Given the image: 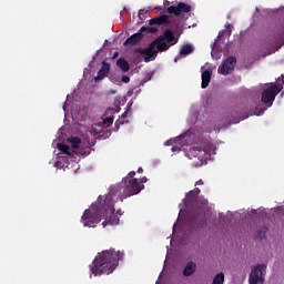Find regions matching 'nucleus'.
Wrapping results in <instances>:
<instances>
[{
    "instance_id": "f257e3e1",
    "label": "nucleus",
    "mask_w": 284,
    "mask_h": 284,
    "mask_svg": "<svg viewBox=\"0 0 284 284\" xmlns=\"http://www.w3.org/2000/svg\"><path fill=\"white\" fill-rule=\"evenodd\" d=\"M114 212V197L112 193L104 196L100 195L97 203L91 209L84 211L81 221L84 227H97L102 219H105L102 223L103 227L105 225H119L120 220Z\"/></svg>"
},
{
    "instance_id": "f03ea898",
    "label": "nucleus",
    "mask_w": 284,
    "mask_h": 284,
    "mask_svg": "<svg viewBox=\"0 0 284 284\" xmlns=\"http://www.w3.org/2000/svg\"><path fill=\"white\" fill-rule=\"evenodd\" d=\"M119 261H123V253L114 248L105 250L97 254L90 265V272L94 276L112 274L119 267Z\"/></svg>"
},
{
    "instance_id": "7ed1b4c3",
    "label": "nucleus",
    "mask_w": 284,
    "mask_h": 284,
    "mask_svg": "<svg viewBox=\"0 0 284 284\" xmlns=\"http://www.w3.org/2000/svg\"><path fill=\"white\" fill-rule=\"evenodd\" d=\"M143 187H145V185L141 184V182H139V179L130 180V178H124L122 180V185H118L115 192L121 193L120 201L123 202V199H128L130 196L139 194L141 190H143Z\"/></svg>"
},
{
    "instance_id": "20e7f679",
    "label": "nucleus",
    "mask_w": 284,
    "mask_h": 284,
    "mask_svg": "<svg viewBox=\"0 0 284 284\" xmlns=\"http://www.w3.org/2000/svg\"><path fill=\"white\" fill-rule=\"evenodd\" d=\"M283 90V84H272L266 88L261 95V101L267 108H272V103H274L277 94Z\"/></svg>"
},
{
    "instance_id": "39448f33",
    "label": "nucleus",
    "mask_w": 284,
    "mask_h": 284,
    "mask_svg": "<svg viewBox=\"0 0 284 284\" xmlns=\"http://www.w3.org/2000/svg\"><path fill=\"white\" fill-rule=\"evenodd\" d=\"M265 274H267V265L257 264L251 271L248 283L250 284H263L265 283Z\"/></svg>"
},
{
    "instance_id": "423d86ee",
    "label": "nucleus",
    "mask_w": 284,
    "mask_h": 284,
    "mask_svg": "<svg viewBox=\"0 0 284 284\" xmlns=\"http://www.w3.org/2000/svg\"><path fill=\"white\" fill-rule=\"evenodd\" d=\"M189 225H191L192 230H197V227L205 225V211H203V207H199L189 215Z\"/></svg>"
},
{
    "instance_id": "0eeeda50",
    "label": "nucleus",
    "mask_w": 284,
    "mask_h": 284,
    "mask_svg": "<svg viewBox=\"0 0 284 284\" xmlns=\"http://www.w3.org/2000/svg\"><path fill=\"white\" fill-rule=\"evenodd\" d=\"M186 156L191 160L197 159L196 165H203L207 161L209 153L201 146H192L187 152Z\"/></svg>"
},
{
    "instance_id": "6e6552de",
    "label": "nucleus",
    "mask_w": 284,
    "mask_h": 284,
    "mask_svg": "<svg viewBox=\"0 0 284 284\" xmlns=\"http://www.w3.org/2000/svg\"><path fill=\"white\" fill-rule=\"evenodd\" d=\"M143 32H146L148 34H154V32H156V28L155 27H142L140 29V32L138 33H133L130 38H128L124 41V45H136V43H141V41L143 40Z\"/></svg>"
},
{
    "instance_id": "1a4fd4ad",
    "label": "nucleus",
    "mask_w": 284,
    "mask_h": 284,
    "mask_svg": "<svg viewBox=\"0 0 284 284\" xmlns=\"http://www.w3.org/2000/svg\"><path fill=\"white\" fill-rule=\"evenodd\" d=\"M136 52L138 54L144 55L145 63H150V61H154V59H156V55L159 54L156 47L153 45L152 43H150L148 48H138Z\"/></svg>"
},
{
    "instance_id": "9d476101",
    "label": "nucleus",
    "mask_w": 284,
    "mask_h": 284,
    "mask_svg": "<svg viewBox=\"0 0 284 284\" xmlns=\"http://www.w3.org/2000/svg\"><path fill=\"white\" fill-rule=\"evenodd\" d=\"M169 14H174L175 17H181L183 13L192 12V6L185 2H179L178 6H170L166 9Z\"/></svg>"
},
{
    "instance_id": "9b49d317",
    "label": "nucleus",
    "mask_w": 284,
    "mask_h": 284,
    "mask_svg": "<svg viewBox=\"0 0 284 284\" xmlns=\"http://www.w3.org/2000/svg\"><path fill=\"white\" fill-rule=\"evenodd\" d=\"M235 65H236V58L231 55L219 68V72L220 74L227 75L234 70Z\"/></svg>"
},
{
    "instance_id": "f8f14e48",
    "label": "nucleus",
    "mask_w": 284,
    "mask_h": 284,
    "mask_svg": "<svg viewBox=\"0 0 284 284\" xmlns=\"http://www.w3.org/2000/svg\"><path fill=\"white\" fill-rule=\"evenodd\" d=\"M170 16L168 14H162L150 20V26H170Z\"/></svg>"
},
{
    "instance_id": "ddd939ff",
    "label": "nucleus",
    "mask_w": 284,
    "mask_h": 284,
    "mask_svg": "<svg viewBox=\"0 0 284 284\" xmlns=\"http://www.w3.org/2000/svg\"><path fill=\"white\" fill-rule=\"evenodd\" d=\"M110 74V63L103 61L101 69L98 71V75L94 78L95 81H103L105 77Z\"/></svg>"
},
{
    "instance_id": "4468645a",
    "label": "nucleus",
    "mask_w": 284,
    "mask_h": 284,
    "mask_svg": "<svg viewBox=\"0 0 284 284\" xmlns=\"http://www.w3.org/2000/svg\"><path fill=\"white\" fill-rule=\"evenodd\" d=\"M200 194H201V189L199 187H195L193 191H190L186 195V203L189 205H194Z\"/></svg>"
},
{
    "instance_id": "2eb2a0df",
    "label": "nucleus",
    "mask_w": 284,
    "mask_h": 284,
    "mask_svg": "<svg viewBox=\"0 0 284 284\" xmlns=\"http://www.w3.org/2000/svg\"><path fill=\"white\" fill-rule=\"evenodd\" d=\"M195 272H196V262L190 261L183 270V276H186V277L192 276V274H194Z\"/></svg>"
},
{
    "instance_id": "dca6fc26",
    "label": "nucleus",
    "mask_w": 284,
    "mask_h": 284,
    "mask_svg": "<svg viewBox=\"0 0 284 284\" xmlns=\"http://www.w3.org/2000/svg\"><path fill=\"white\" fill-rule=\"evenodd\" d=\"M210 81H212V71L210 70H204L202 72V89L205 90L207 85H210Z\"/></svg>"
},
{
    "instance_id": "f3484780",
    "label": "nucleus",
    "mask_w": 284,
    "mask_h": 284,
    "mask_svg": "<svg viewBox=\"0 0 284 284\" xmlns=\"http://www.w3.org/2000/svg\"><path fill=\"white\" fill-rule=\"evenodd\" d=\"M164 41H168V43H170V45H176L178 40H176V38H174V33L172 32V30L166 29L164 31Z\"/></svg>"
},
{
    "instance_id": "a211bd4d",
    "label": "nucleus",
    "mask_w": 284,
    "mask_h": 284,
    "mask_svg": "<svg viewBox=\"0 0 284 284\" xmlns=\"http://www.w3.org/2000/svg\"><path fill=\"white\" fill-rule=\"evenodd\" d=\"M118 68L122 70V72H129L130 71V63L124 58H120L116 61Z\"/></svg>"
},
{
    "instance_id": "6ab92c4d",
    "label": "nucleus",
    "mask_w": 284,
    "mask_h": 284,
    "mask_svg": "<svg viewBox=\"0 0 284 284\" xmlns=\"http://www.w3.org/2000/svg\"><path fill=\"white\" fill-rule=\"evenodd\" d=\"M192 52H194V47L191 44H184L180 50L182 57H187V54H192Z\"/></svg>"
},
{
    "instance_id": "aec40b11",
    "label": "nucleus",
    "mask_w": 284,
    "mask_h": 284,
    "mask_svg": "<svg viewBox=\"0 0 284 284\" xmlns=\"http://www.w3.org/2000/svg\"><path fill=\"white\" fill-rule=\"evenodd\" d=\"M155 50L158 52H168V50H170V44H166L165 42H160L155 45Z\"/></svg>"
},
{
    "instance_id": "412c9836",
    "label": "nucleus",
    "mask_w": 284,
    "mask_h": 284,
    "mask_svg": "<svg viewBox=\"0 0 284 284\" xmlns=\"http://www.w3.org/2000/svg\"><path fill=\"white\" fill-rule=\"evenodd\" d=\"M225 283V274L219 273L214 276L212 284H223Z\"/></svg>"
},
{
    "instance_id": "4be33fe9",
    "label": "nucleus",
    "mask_w": 284,
    "mask_h": 284,
    "mask_svg": "<svg viewBox=\"0 0 284 284\" xmlns=\"http://www.w3.org/2000/svg\"><path fill=\"white\" fill-rule=\"evenodd\" d=\"M58 150H60V152H62L63 154H68V156H70V146L68 144L59 143Z\"/></svg>"
},
{
    "instance_id": "5701e85b",
    "label": "nucleus",
    "mask_w": 284,
    "mask_h": 284,
    "mask_svg": "<svg viewBox=\"0 0 284 284\" xmlns=\"http://www.w3.org/2000/svg\"><path fill=\"white\" fill-rule=\"evenodd\" d=\"M163 41H165V32H163V34L159 36L158 38H155L151 44L153 45H159V43H164Z\"/></svg>"
},
{
    "instance_id": "b1692460",
    "label": "nucleus",
    "mask_w": 284,
    "mask_h": 284,
    "mask_svg": "<svg viewBox=\"0 0 284 284\" xmlns=\"http://www.w3.org/2000/svg\"><path fill=\"white\" fill-rule=\"evenodd\" d=\"M112 123H114V116H106L103 119V125H105V128H110Z\"/></svg>"
},
{
    "instance_id": "393cba45",
    "label": "nucleus",
    "mask_w": 284,
    "mask_h": 284,
    "mask_svg": "<svg viewBox=\"0 0 284 284\" xmlns=\"http://www.w3.org/2000/svg\"><path fill=\"white\" fill-rule=\"evenodd\" d=\"M265 234H267V226H264L262 230L257 231V239H264Z\"/></svg>"
},
{
    "instance_id": "a878e982",
    "label": "nucleus",
    "mask_w": 284,
    "mask_h": 284,
    "mask_svg": "<svg viewBox=\"0 0 284 284\" xmlns=\"http://www.w3.org/2000/svg\"><path fill=\"white\" fill-rule=\"evenodd\" d=\"M234 114H236V116L232 120V123H241V114H239V112H233L232 116H234Z\"/></svg>"
},
{
    "instance_id": "bb28decb",
    "label": "nucleus",
    "mask_w": 284,
    "mask_h": 284,
    "mask_svg": "<svg viewBox=\"0 0 284 284\" xmlns=\"http://www.w3.org/2000/svg\"><path fill=\"white\" fill-rule=\"evenodd\" d=\"M136 176V172L131 171L125 179L133 180Z\"/></svg>"
},
{
    "instance_id": "cd10ccee",
    "label": "nucleus",
    "mask_w": 284,
    "mask_h": 284,
    "mask_svg": "<svg viewBox=\"0 0 284 284\" xmlns=\"http://www.w3.org/2000/svg\"><path fill=\"white\" fill-rule=\"evenodd\" d=\"M121 81L122 83H130V78L128 75H122Z\"/></svg>"
},
{
    "instance_id": "c85d7f7f",
    "label": "nucleus",
    "mask_w": 284,
    "mask_h": 284,
    "mask_svg": "<svg viewBox=\"0 0 284 284\" xmlns=\"http://www.w3.org/2000/svg\"><path fill=\"white\" fill-rule=\"evenodd\" d=\"M79 143H81V139L75 138L73 142V148H79Z\"/></svg>"
},
{
    "instance_id": "c756f323",
    "label": "nucleus",
    "mask_w": 284,
    "mask_h": 284,
    "mask_svg": "<svg viewBox=\"0 0 284 284\" xmlns=\"http://www.w3.org/2000/svg\"><path fill=\"white\" fill-rule=\"evenodd\" d=\"M171 152H181V148L180 146H173V148H171Z\"/></svg>"
},
{
    "instance_id": "7c9ffc66",
    "label": "nucleus",
    "mask_w": 284,
    "mask_h": 284,
    "mask_svg": "<svg viewBox=\"0 0 284 284\" xmlns=\"http://www.w3.org/2000/svg\"><path fill=\"white\" fill-rule=\"evenodd\" d=\"M225 27L226 30L229 31V34H232V24L227 23Z\"/></svg>"
},
{
    "instance_id": "2f4dec72",
    "label": "nucleus",
    "mask_w": 284,
    "mask_h": 284,
    "mask_svg": "<svg viewBox=\"0 0 284 284\" xmlns=\"http://www.w3.org/2000/svg\"><path fill=\"white\" fill-rule=\"evenodd\" d=\"M141 183H148V178L146 176L141 178L140 185H142Z\"/></svg>"
},
{
    "instance_id": "473e14b6",
    "label": "nucleus",
    "mask_w": 284,
    "mask_h": 284,
    "mask_svg": "<svg viewBox=\"0 0 284 284\" xmlns=\"http://www.w3.org/2000/svg\"><path fill=\"white\" fill-rule=\"evenodd\" d=\"M195 185H203V180H199Z\"/></svg>"
},
{
    "instance_id": "72a5a7b5",
    "label": "nucleus",
    "mask_w": 284,
    "mask_h": 284,
    "mask_svg": "<svg viewBox=\"0 0 284 284\" xmlns=\"http://www.w3.org/2000/svg\"><path fill=\"white\" fill-rule=\"evenodd\" d=\"M138 173H139V174H143V168H139V169H138Z\"/></svg>"
},
{
    "instance_id": "f704fd0d",
    "label": "nucleus",
    "mask_w": 284,
    "mask_h": 284,
    "mask_svg": "<svg viewBox=\"0 0 284 284\" xmlns=\"http://www.w3.org/2000/svg\"><path fill=\"white\" fill-rule=\"evenodd\" d=\"M125 116H128V111H125V112L122 114V119H125Z\"/></svg>"
},
{
    "instance_id": "c9c22d12",
    "label": "nucleus",
    "mask_w": 284,
    "mask_h": 284,
    "mask_svg": "<svg viewBox=\"0 0 284 284\" xmlns=\"http://www.w3.org/2000/svg\"><path fill=\"white\" fill-rule=\"evenodd\" d=\"M121 123H123V121H119V120H118V121L115 122V125L119 126V124H121Z\"/></svg>"
},
{
    "instance_id": "e433bc0d",
    "label": "nucleus",
    "mask_w": 284,
    "mask_h": 284,
    "mask_svg": "<svg viewBox=\"0 0 284 284\" xmlns=\"http://www.w3.org/2000/svg\"><path fill=\"white\" fill-rule=\"evenodd\" d=\"M165 145H170V141H166V142H165Z\"/></svg>"
},
{
    "instance_id": "4c0bfd02",
    "label": "nucleus",
    "mask_w": 284,
    "mask_h": 284,
    "mask_svg": "<svg viewBox=\"0 0 284 284\" xmlns=\"http://www.w3.org/2000/svg\"><path fill=\"white\" fill-rule=\"evenodd\" d=\"M217 39H221V33L219 34Z\"/></svg>"
},
{
    "instance_id": "58836bf2",
    "label": "nucleus",
    "mask_w": 284,
    "mask_h": 284,
    "mask_svg": "<svg viewBox=\"0 0 284 284\" xmlns=\"http://www.w3.org/2000/svg\"><path fill=\"white\" fill-rule=\"evenodd\" d=\"M118 214H120V215H121V211H118Z\"/></svg>"
},
{
    "instance_id": "ea45409f",
    "label": "nucleus",
    "mask_w": 284,
    "mask_h": 284,
    "mask_svg": "<svg viewBox=\"0 0 284 284\" xmlns=\"http://www.w3.org/2000/svg\"><path fill=\"white\" fill-rule=\"evenodd\" d=\"M276 50H278V48H277V49H275L273 52H276Z\"/></svg>"
}]
</instances>
